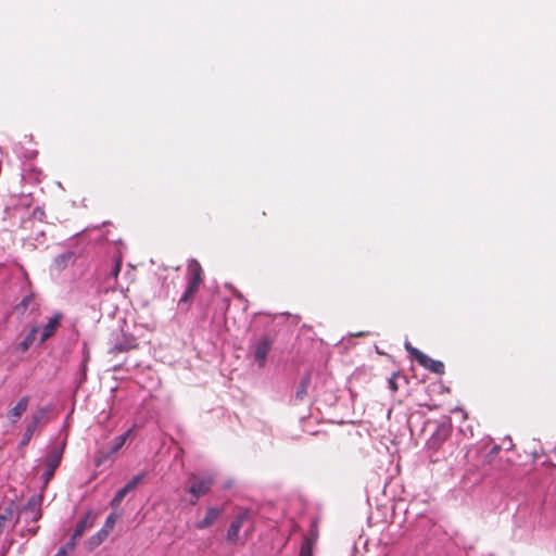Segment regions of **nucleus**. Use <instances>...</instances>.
Returning <instances> with one entry per match:
<instances>
[{"label":"nucleus","mask_w":556,"mask_h":556,"mask_svg":"<svg viewBox=\"0 0 556 556\" xmlns=\"http://www.w3.org/2000/svg\"><path fill=\"white\" fill-rule=\"evenodd\" d=\"M187 276L188 286L178 301V305L185 311L189 309L190 303L203 282V269L198 261H190L187 268Z\"/></svg>","instance_id":"f257e3e1"},{"label":"nucleus","mask_w":556,"mask_h":556,"mask_svg":"<svg viewBox=\"0 0 556 556\" xmlns=\"http://www.w3.org/2000/svg\"><path fill=\"white\" fill-rule=\"evenodd\" d=\"M188 482L189 486L187 491L192 496L190 503L194 505L200 497L204 496L211 490L214 479L210 476L191 475Z\"/></svg>","instance_id":"f03ea898"},{"label":"nucleus","mask_w":556,"mask_h":556,"mask_svg":"<svg viewBox=\"0 0 556 556\" xmlns=\"http://www.w3.org/2000/svg\"><path fill=\"white\" fill-rule=\"evenodd\" d=\"M405 349L424 368L438 375L444 374L445 366L441 361L432 359L418 349L412 346L410 343H405Z\"/></svg>","instance_id":"7ed1b4c3"},{"label":"nucleus","mask_w":556,"mask_h":556,"mask_svg":"<svg viewBox=\"0 0 556 556\" xmlns=\"http://www.w3.org/2000/svg\"><path fill=\"white\" fill-rule=\"evenodd\" d=\"M251 518V510L250 509H241L239 514L233 518L231 521L226 539L231 544H237L239 540V533L240 530L245 521H248Z\"/></svg>","instance_id":"20e7f679"},{"label":"nucleus","mask_w":556,"mask_h":556,"mask_svg":"<svg viewBox=\"0 0 556 556\" xmlns=\"http://www.w3.org/2000/svg\"><path fill=\"white\" fill-rule=\"evenodd\" d=\"M94 525V516L92 511H88L76 525L70 541L67 542L68 549H74L77 541L84 535L87 529L92 528Z\"/></svg>","instance_id":"39448f33"},{"label":"nucleus","mask_w":556,"mask_h":556,"mask_svg":"<svg viewBox=\"0 0 556 556\" xmlns=\"http://www.w3.org/2000/svg\"><path fill=\"white\" fill-rule=\"evenodd\" d=\"M273 339L268 336H263L257 340L254 346V359L258 368H263L266 364V358L273 346Z\"/></svg>","instance_id":"423d86ee"},{"label":"nucleus","mask_w":556,"mask_h":556,"mask_svg":"<svg viewBox=\"0 0 556 556\" xmlns=\"http://www.w3.org/2000/svg\"><path fill=\"white\" fill-rule=\"evenodd\" d=\"M42 497L33 495L28 498L26 505L22 509V515L26 521L37 522L41 518Z\"/></svg>","instance_id":"0eeeda50"},{"label":"nucleus","mask_w":556,"mask_h":556,"mask_svg":"<svg viewBox=\"0 0 556 556\" xmlns=\"http://www.w3.org/2000/svg\"><path fill=\"white\" fill-rule=\"evenodd\" d=\"M62 448H53L46 462V470L42 473L45 485L53 478L55 469L59 467L62 459Z\"/></svg>","instance_id":"6e6552de"},{"label":"nucleus","mask_w":556,"mask_h":556,"mask_svg":"<svg viewBox=\"0 0 556 556\" xmlns=\"http://www.w3.org/2000/svg\"><path fill=\"white\" fill-rule=\"evenodd\" d=\"M63 318L62 313H55L48 321L47 325L42 328L41 334H40V343H45L47 340H49L58 329V327L61 324V320Z\"/></svg>","instance_id":"1a4fd4ad"},{"label":"nucleus","mask_w":556,"mask_h":556,"mask_svg":"<svg viewBox=\"0 0 556 556\" xmlns=\"http://www.w3.org/2000/svg\"><path fill=\"white\" fill-rule=\"evenodd\" d=\"M29 399L28 396H23L14 407H12L8 412V418L13 422H17V420L22 417V415L27 410Z\"/></svg>","instance_id":"9d476101"},{"label":"nucleus","mask_w":556,"mask_h":556,"mask_svg":"<svg viewBox=\"0 0 556 556\" xmlns=\"http://www.w3.org/2000/svg\"><path fill=\"white\" fill-rule=\"evenodd\" d=\"M222 510L216 507H210L206 510L205 517L195 523V528L199 530L211 527L219 518Z\"/></svg>","instance_id":"9b49d317"},{"label":"nucleus","mask_w":556,"mask_h":556,"mask_svg":"<svg viewBox=\"0 0 556 556\" xmlns=\"http://www.w3.org/2000/svg\"><path fill=\"white\" fill-rule=\"evenodd\" d=\"M318 539L317 530H311L309 534L306 535L302 542L299 556H313V547Z\"/></svg>","instance_id":"f8f14e48"},{"label":"nucleus","mask_w":556,"mask_h":556,"mask_svg":"<svg viewBox=\"0 0 556 556\" xmlns=\"http://www.w3.org/2000/svg\"><path fill=\"white\" fill-rule=\"evenodd\" d=\"M109 534L105 533V531H103L102 529H100L97 533H94L87 540L86 548L89 552L94 551L99 545H101L106 540Z\"/></svg>","instance_id":"ddd939ff"},{"label":"nucleus","mask_w":556,"mask_h":556,"mask_svg":"<svg viewBox=\"0 0 556 556\" xmlns=\"http://www.w3.org/2000/svg\"><path fill=\"white\" fill-rule=\"evenodd\" d=\"M39 327L34 326L25 338L18 343L17 348L22 352H26L35 342Z\"/></svg>","instance_id":"4468645a"},{"label":"nucleus","mask_w":556,"mask_h":556,"mask_svg":"<svg viewBox=\"0 0 556 556\" xmlns=\"http://www.w3.org/2000/svg\"><path fill=\"white\" fill-rule=\"evenodd\" d=\"M309 384H311V376H309V374H306L301 378L299 386L296 388L295 399L298 401H303L304 397L307 395Z\"/></svg>","instance_id":"2eb2a0df"},{"label":"nucleus","mask_w":556,"mask_h":556,"mask_svg":"<svg viewBox=\"0 0 556 556\" xmlns=\"http://www.w3.org/2000/svg\"><path fill=\"white\" fill-rule=\"evenodd\" d=\"M132 430H134V428H130L125 433L116 437L113 440V443H112V446H111V450H110V454L111 455L116 453L118 450H121L124 446V444L126 443L127 439L132 433Z\"/></svg>","instance_id":"dca6fc26"},{"label":"nucleus","mask_w":556,"mask_h":556,"mask_svg":"<svg viewBox=\"0 0 556 556\" xmlns=\"http://www.w3.org/2000/svg\"><path fill=\"white\" fill-rule=\"evenodd\" d=\"M447 438V430L445 428L439 429L429 440L428 444L430 447L438 448L444 440Z\"/></svg>","instance_id":"f3484780"},{"label":"nucleus","mask_w":556,"mask_h":556,"mask_svg":"<svg viewBox=\"0 0 556 556\" xmlns=\"http://www.w3.org/2000/svg\"><path fill=\"white\" fill-rule=\"evenodd\" d=\"M74 253L73 252H65L63 254L58 255L54 258V266L56 269L61 270L64 269L70 262L73 261Z\"/></svg>","instance_id":"a211bd4d"},{"label":"nucleus","mask_w":556,"mask_h":556,"mask_svg":"<svg viewBox=\"0 0 556 556\" xmlns=\"http://www.w3.org/2000/svg\"><path fill=\"white\" fill-rule=\"evenodd\" d=\"M34 302V295L28 294L22 299V301L14 306V312L18 315H24L28 309L29 305Z\"/></svg>","instance_id":"6ab92c4d"},{"label":"nucleus","mask_w":556,"mask_h":556,"mask_svg":"<svg viewBox=\"0 0 556 556\" xmlns=\"http://www.w3.org/2000/svg\"><path fill=\"white\" fill-rule=\"evenodd\" d=\"M13 517V509L11 507H4L0 511V534L3 532L7 522L11 521Z\"/></svg>","instance_id":"aec40b11"},{"label":"nucleus","mask_w":556,"mask_h":556,"mask_svg":"<svg viewBox=\"0 0 556 556\" xmlns=\"http://www.w3.org/2000/svg\"><path fill=\"white\" fill-rule=\"evenodd\" d=\"M146 477V472H141L135 477H132L127 483L126 485L123 488L127 493L134 491L138 485L139 483L142 482V480L144 479Z\"/></svg>","instance_id":"412c9836"},{"label":"nucleus","mask_w":556,"mask_h":556,"mask_svg":"<svg viewBox=\"0 0 556 556\" xmlns=\"http://www.w3.org/2000/svg\"><path fill=\"white\" fill-rule=\"evenodd\" d=\"M146 477V472H141L135 477H132L127 483L126 485L123 488L127 493L134 491L138 485L139 483L142 482V480L144 479Z\"/></svg>","instance_id":"4be33fe9"},{"label":"nucleus","mask_w":556,"mask_h":556,"mask_svg":"<svg viewBox=\"0 0 556 556\" xmlns=\"http://www.w3.org/2000/svg\"><path fill=\"white\" fill-rule=\"evenodd\" d=\"M117 519V515H115L114 513L110 514L104 522L102 530L105 531V533L110 534V532L114 529Z\"/></svg>","instance_id":"5701e85b"},{"label":"nucleus","mask_w":556,"mask_h":556,"mask_svg":"<svg viewBox=\"0 0 556 556\" xmlns=\"http://www.w3.org/2000/svg\"><path fill=\"white\" fill-rule=\"evenodd\" d=\"M128 493L122 488L121 490H118L116 492V494L114 495V497L112 498L110 505L113 507V508H117L121 503L123 502V500L125 498V496L127 495Z\"/></svg>","instance_id":"b1692460"},{"label":"nucleus","mask_w":556,"mask_h":556,"mask_svg":"<svg viewBox=\"0 0 556 556\" xmlns=\"http://www.w3.org/2000/svg\"><path fill=\"white\" fill-rule=\"evenodd\" d=\"M34 431H35V425H28L26 430H25V433L23 435V439L21 441V445L22 446H25L28 444V442L30 441L33 434H34Z\"/></svg>","instance_id":"393cba45"},{"label":"nucleus","mask_w":556,"mask_h":556,"mask_svg":"<svg viewBox=\"0 0 556 556\" xmlns=\"http://www.w3.org/2000/svg\"><path fill=\"white\" fill-rule=\"evenodd\" d=\"M123 260L122 256H117L114 262V266L111 269V276L116 280L122 269Z\"/></svg>","instance_id":"a878e982"},{"label":"nucleus","mask_w":556,"mask_h":556,"mask_svg":"<svg viewBox=\"0 0 556 556\" xmlns=\"http://www.w3.org/2000/svg\"><path fill=\"white\" fill-rule=\"evenodd\" d=\"M399 377L397 372H394L390 379L388 380L389 388L392 392H396L399 390L396 378Z\"/></svg>","instance_id":"bb28decb"},{"label":"nucleus","mask_w":556,"mask_h":556,"mask_svg":"<svg viewBox=\"0 0 556 556\" xmlns=\"http://www.w3.org/2000/svg\"><path fill=\"white\" fill-rule=\"evenodd\" d=\"M72 551H73V549H68V547H67V543H66L63 547H61V548L59 549V552H58L54 556H67V554H68L70 552H72Z\"/></svg>","instance_id":"cd10ccee"},{"label":"nucleus","mask_w":556,"mask_h":556,"mask_svg":"<svg viewBox=\"0 0 556 556\" xmlns=\"http://www.w3.org/2000/svg\"><path fill=\"white\" fill-rule=\"evenodd\" d=\"M108 459V456L104 454H100L96 458V466H101L105 460Z\"/></svg>","instance_id":"c85d7f7f"},{"label":"nucleus","mask_w":556,"mask_h":556,"mask_svg":"<svg viewBox=\"0 0 556 556\" xmlns=\"http://www.w3.org/2000/svg\"><path fill=\"white\" fill-rule=\"evenodd\" d=\"M41 419V414L34 415L31 418V422L29 425H35V428L37 427L38 422Z\"/></svg>","instance_id":"c756f323"},{"label":"nucleus","mask_w":556,"mask_h":556,"mask_svg":"<svg viewBox=\"0 0 556 556\" xmlns=\"http://www.w3.org/2000/svg\"><path fill=\"white\" fill-rule=\"evenodd\" d=\"M28 531L31 532V534H36L37 529H34V530L29 529Z\"/></svg>","instance_id":"7c9ffc66"}]
</instances>
